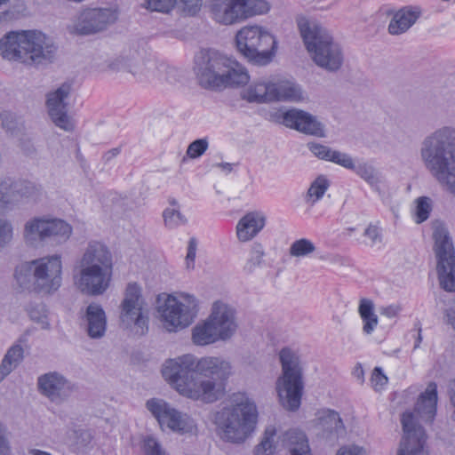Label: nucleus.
I'll return each mask as SVG.
<instances>
[{
  "instance_id": "obj_1",
  "label": "nucleus",
  "mask_w": 455,
  "mask_h": 455,
  "mask_svg": "<svg viewBox=\"0 0 455 455\" xmlns=\"http://www.w3.org/2000/svg\"><path fill=\"white\" fill-rule=\"evenodd\" d=\"M231 373L230 363L222 357L190 354L167 360L162 369L164 379L180 395L205 403L224 396Z\"/></svg>"
},
{
  "instance_id": "obj_2",
  "label": "nucleus",
  "mask_w": 455,
  "mask_h": 455,
  "mask_svg": "<svg viewBox=\"0 0 455 455\" xmlns=\"http://www.w3.org/2000/svg\"><path fill=\"white\" fill-rule=\"evenodd\" d=\"M419 156L430 175L455 196V127L442 126L425 136Z\"/></svg>"
},
{
  "instance_id": "obj_3",
  "label": "nucleus",
  "mask_w": 455,
  "mask_h": 455,
  "mask_svg": "<svg viewBox=\"0 0 455 455\" xmlns=\"http://www.w3.org/2000/svg\"><path fill=\"white\" fill-rule=\"evenodd\" d=\"M112 275L113 257L110 250L100 242H89L73 269L76 288L86 295H102L109 288Z\"/></svg>"
},
{
  "instance_id": "obj_4",
  "label": "nucleus",
  "mask_w": 455,
  "mask_h": 455,
  "mask_svg": "<svg viewBox=\"0 0 455 455\" xmlns=\"http://www.w3.org/2000/svg\"><path fill=\"white\" fill-rule=\"evenodd\" d=\"M258 416L255 402L245 393H235L214 413L213 424L221 440L240 444L254 432Z\"/></svg>"
},
{
  "instance_id": "obj_5",
  "label": "nucleus",
  "mask_w": 455,
  "mask_h": 455,
  "mask_svg": "<svg viewBox=\"0 0 455 455\" xmlns=\"http://www.w3.org/2000/svg\"><path fill=\"white\" fill-rule=\"evenodd\" d=\"M194 71L199 84L220 90L246 84L250 76L238 61L212 49H204L195 56Z\"/></svg>"
},
{
  "instance_id": "obj_6",
  "label": "nucleus",
  "mask_w": 455,
  "mask_h": 455,
  "mask_svg": "<svg viewBox=\"0 0 455 455\" xmlns=\"http://www.w3.org/2000/svg\"><path fill=\"white\" fill-rule=\"evenodd\" d=\"M298 28L312 60L320 68L335 72L344 60L342 49L332 34L316 20H298Z\"/></svg>"
},
{
  "instance_id": "obj_7",
  "label": "nucleus",
  "mask_w": 455,
  "mask_h": 455,
  "mask_svg": "<svg viewBox=\"0 0 455 455\" xmlns=\"http://www.w3.org/2000/svg\"><path fill=\"white\" fill-rule=\"evenodd\" d=\"M0 52L5 60L32 65L51 60L55 47L41 32L12 31L1 38Z\"/></svg>"
},
{
  "instance_id": "obj_8",
  "label": "nucleus",
  "mask_w": 455,
  "mask_h": 455,
  "mask_svg": "<svg viewBox=\"0 0 455 455\" xmlns=\"http://www.w3.org/2000/svg\"><path fill=\"white\" fill-rule=\"evenodd\" d=\"M62 262L60 255H51L24 262L15 270L20 287L51 294L61 285Z\"/></svg>"
},
{
  "instance_id": "obj_9",
  "label": "nucleus",
  "mask_w": 455,
  "mask_h": 455,
  "mask_svg": "<svg viewBox=\"0 0 455 455\" xmlns=\"http://www.w3.org/2000/svg\"><path fill=\"white\" fill-rule=\"evenodd\" d=\"M279 358L282 364V375L276 380L279 400L286 410L296 411L304 388L301 362L297 353L290 348H283Z\"/></svg>"
},
{
  "instance_id": "obj_10",
  "label": "nucleus",
  "mask_w": 455,
  "mask_h": 455,
  "mask_svg": "<svg viewBox=\"0 0 455 455\" xmlns=\"http://www.w3.org/2000/svg\"><path fill=\"white\" fill-rule=\"evenodd\" d=\"M237 51L250 62L264 66L271 62L276 49L275 36L259 26L242 28L235 36Z\"/></svg>"
},
{
  "instance_id": "obj_11",
  "label": "nucleus",
  "mask_w": 455,
  "mask_h": 455,
  "mask_svg": "<svg viewBox=\"0 0 455 455\" xmlns=\"http://www.w3.org/2000/svg\"><path fill=\"white\" fill-rule=\"evenodd\" d=\"M164 328L175 332L189 326L198 313V301L190 294L181 293L178 297L168 295L158 307Z\"/></svg>"
},
{
  "instance_id": "obj_12",
  "label": "nucleus",
  "mask_w": 455,
  "mask_h": 455,
  "mask_svg": "<svg viewBox=\"0 0 455 455\" xmlns=\"http://www.w3.org/2000/svg\"><path fill=\"white\" fill-rule=\"evenodd\" d=\"M433 238L437 259V275L440 286L446 291H455V251L446 228L436 223L434 226Z\"/></svg>"
},
{
  "instance_id": "obj_13",
  "label": "nucleus",
  "mask_w": 455,
  "mask_h": 455,
  "mask_svg": "<svg viewBox=\"0 0 455 455\" xmlns=\"http://www.w3.org/2000/svg\"><path fill=\"white\" fill-rule=\"evenodd\" d=\"M120 320L127 328L133 327L138 335H144L148 330V310L136 283H130L124 291L120 306Z\"/></svg>"
},
{
  "instance_id": "obj_14",
  "label": "nucleus",
  "mask_w": 455,
  "mask_h": 455,
  "mask_svg": "<svg viewBox=\"0 0 455 455\" xmlns=\"http://www.w3.org/2000/svg\"><path fill=\"white\" fill-rule=\"evenodd\" d=\"M147 409L157 420L162 430L169 429L179 434L193 433L196 428L194 419L172 407L166 401L152 398L146 403Z\"/></svg>"
},
{
  "instance_id": "obj_15",
  "label": "nucleus",
  "mask_w": 455,
  "mask_h": 455,
  "mask_svg": "<svg viewBox=\"0 0 455 455\" xmlns=\"http://www.w3.org/2000/svg\"><path fill=\"white\" fill-rule=\"evenodd\" d=\"M112 68L128 72L139 81L152 82L161 77L162 67L154 59L148 57L145 52L130 51L117 58L112 63Z\"/></svg>"
},
{
  "instance_id": "obj_16",
  "label": "nucleus",
  "mask_w": 455,
  "mask_h": 455,
  "mask_svg": "<svg viewBox=\"0 0 455 455\" xmlns=\"http://www.w3.org/2000/svg\"><path fill=\"white\" fill-rule=\"evenodd\" d=\"M117 20V12L111 8H88L80 12L68 25L69 33L92 35L105 30Z\"/></svg>"
},
{
  "instance_id": "obj_17",
  "label": "nucleus",
  "mask_w": 455,
  "mask_h": 455,
  "mask_svg": "<svg viewBox=\"0 0 455 455\" xmlns=\"http://www.w3.org/2000/svg\"><path fill=\"white\" fill-rule=\"evenodd\" d=\"M401 424L403 434L397 455H429L427 444V435L415 415L411 412H403Z\"/></svg>"
},
{
  "instance_id": "obj_18",
  "label": "nucleus",
  "mask_w": 455,
  "mask_h": 455,
  "mask_svg": "<svg viewBox=\"0 0 455 455\" xmlns=\"http://www.w3.org/2000/svg\"><path fill=\"white\" fill-rule=\"evenodd\" d=\"M71 90V84L63 83L46 95V107L51 120L57 127L68 132H73L76 126L74 119L68 114V100Z\"/></svg>"
},
{
  "instance_id": "obj_19",
  "label": "nucleus",
  "mask_w": 455,
  "mask_h": 455,
  "mask_svg": "<svg viewBox=\"0 0 455 455\" xmlns=\"http://www.w3.org/2000/svg\"><path fill=\"white\" fill-rule=\"evenodd\" d=\"M40 393L51 402L61 403L76 391V385L58 371H50L38 377Z\"/></svg>"
},
{
  "instance_id": "obj_20",
  "label": "nucleus",
  "mask_w": 455,
  "mask_h": 455,
  "mask_svg": "<svg viewBox=\"0 0 455 455\" xmlns=\"http://www.w3.org/2000/svg\"><path fill=\"white\" fill-rule=\"evenodd\" d=\"M221 341L230 339L236 332L238 323L235 310L222 301H215L208 316Z\"/></svg>"
},
{
  "instance_id": "obj_21",
  "label": "nucleus",
  "mask_w": 455,
  "mask_h": 455,
  "mask_svg": "<svg viewBox=\"0 0 455 455\" xmlns=\"http://www.w3.org/2000/svg\"><path fill=\"white\" fill-rule=\"evenodd\" d=\"M282 123L305 134L323 138L325 136L324 128L315 116L300 109L292 108L283 114Z\"/></svg>"
},
{
  "instance_id": "obj_22",
  "label": "nucleus",
  "mask_w": 455,
  "mask_h": 455,
  "mask_svg": "<svg viewBox=\"0 0 455 455\" xmlns=\"http://www.w3.org/2000/svg\"><path fill=\"white\" fill-rule=\"evenodd\" d=\"M208 12L219 25L231 26L243 21L240 0H210Z\"/></svg>"
},
{
  "instance_id": "obj_23",
  "label": "nucleus",
  "mask_w": 455,
  "mask_h": 455,
  "mask_svg": "<svg viewBox=\"0 0 455 455\" xmlns=\"http://www.w3.org/2000/svg\"><path fill=\"white\" fill-rule=\"evenodd\" d=\"M437 404V386L435 382H430L426 390L420 394L415 404L414 411H411L422 426V423H431L436 413ZM406 412H411L407 411Z\"/></svg>"
},
{
  "instance_id": "obj_24",
  "label": "nucleus",
  "mask_w": 455,
  "mask_h": 455,
  "mask_svg": "<svg viewBox=\"0 0 455 455\" xmlns=\"http://www.w3.org/2000/svg\"><path fill=\"white\" fill-rule=\"evenodd\" d=\"M267 216L261 211H251L244 214L237 222L235 231L242 243L252 240L266 226Z\"/></svg>"
},
{
  "instance_id": "obj_25",
  "label": "nucleus",
  "mask_w": 455,
  "mask_h": 455,
  "mask_svg": "<svg viewBox=\"0 0 455 455\" xmlns=\"http://www.w3.org/2000/svg\"><path fill=\"white\" fill-rule=\"evenodd\" d=\"M319 434L326 439H335L345 435L346 428L339 414L330 409L321 410L316 414Z\"/></svg>"
},
{
  "instance_id": "obj_26",
  "label": "nucleus",
  "mask_w": 455,
  "mask_h": 455,
  "mask_svg": "<svg viewBox=\"0 0 455 455\" xmlns=\"http://www.w3.org/2000/svg\"><path fill=\"white\" fill-rule=\"evenodd\" d=\"M86 331L91 339H101L107 331V315L100 304L91 303L84 315Z\"/></svg>"
},
{
  "instance_id": "obj_27",
  "label": "nucleus",
  "mask_w": 455,
  "mask_h": 455,
  "mask_svg": "<svg viewBox=\"0 0 455 455\" xmlns=\"http://www.w3.org/2000/svg\"><path fill=\"white\" fill-rule=\"evenodd\" d=\"M420 12L417 7L406 6L392 12L387 30L390 35L399 36L406 31L417 21Z\"/></svg>"
},
{
  "instance_id": "obj_28",
  "label": "nucleus",
  "mask_w": 455,
  "mask_h": 455,
  "mask_svg": "<svg viewBox=\"0 0 455 455\" xmlns=\"http://www.w3.org/2000/svg\"><path fill=\"white\" fill-rule=\"evenodd\" d=\"M281 442L290 455H312L307 435L299 429H289L284 432L281 436Z\"/></svg>"
},
{
  "instance_id": "obj_29",
  "label": "nucleus",
  "mask_w": 455,
  "mask_h": 455,
  "mask_svg": "<svg viewBox=\"0 0 455 455\" xmlns=\"http://www.w3.org/2000/svg\"><path fill=\"white\" fill-rule=\"evenodd\" d=\"M273 101H302L305 99L301 87L292 81L273 83Z\"/></svg>"
},
{
  "instance_id": "obj_30",
  "label": "nucleus",
  "mask_w": 455,
  "mask_h": 455,
  "mask_svg": "<svg viewBox=\"0 0 455 455\" xmlns=\"http://www.w3.org/2000/svg\"><path fill=\"white\" fill-rule=\"evenodd\" d=\"M242 98L249 102L256 103L273 101V83L254 82L242 92Z\"/></svg>"
},
{
  "instance_id": "obj_31",
  "label": "nucleus",
  "mask_w": 455,
  "mask_h": 455,
  "mask_svg": "<svg viewBox=\"0 0 455 455\" xmlns=\"http://www.w3.org/2000/svg\"><path fill=\"white\" fill-rule=\"evenodd\" d=\"M48 218L36 217L28 220L24 225L23 236L26 243L35 245L47 240Z\"/></svg>"
},
{
  "instance_id": "obj_32",
  "label": "nucleus",
  "mask_w": 455,
  "mask_h": 455,
  "mask_svg": "<svg viewBox=\"0 0 455 455\" xmlns=\"http://www.w3.org/2000/svg\"><path fill=\"white\" fill-rule=\"evenodd\" d=\"M192 340L197 346H207L221 340L215 328L207 317L192 330Z\"/></svg>"
},
{
  "instance_id": "obj_33",
  "label": "nucleus",
  "mask_w": 455,
  "mask_h": 455,
  "mask_svg": "<svg viewBox=\"0 0 455 455\" xmlns=\"http://www.w3.org/2000/svg\"><path fill=\"white\" fill-rule=\"evenodd\" d=\"M272 264L266 259L264 246L259 243H254L249 251L243 269L247 274H251L259 268L271 267Z\"/></svg>"
},
{
  "instance_id": "obj_34",
  "label": "nucleus",
  "mask_w": 455,
  "mask_h": 455,
  "mask_svg": "<svg viewBox=\"0 0 455 455\" xmlns=\"http://www.w3.org/2000/svg\"><path fill=\"white\" fill-rule=\"evenodd\" d=\"M358 313L363 321V331L364 334L371 335L376 329L379 319L374 312V304L369 299H361Z\"/></svg>"
},
{
  "instance_id": "obj_35",
  "label": "nucleus",
  "mask_w": 455,
  "mask_h": 455,
  "mask_svg": "<svg viewBox=\"0 0 455 455\" xmlns=\"http://www.w3.org/2000/svg\"><path fill=\"white\" fill-rule=\"evenodd\" d=\"M351 171H354L357 176L363 180L373 189H379V185L382 183L383 178L379 171L371 164L363 161L355 163L354 168H352Z\"/></svg>"
},
{
  "instance_id": "obj_36",
  "label": "nucleus",
  "mask_w": 455,
  "mask_h": 455,
  "mask_svg": "<svg viewBox=\"0 0 455 455\" xmlns=\"http://www.w3.org/2000/svg\"><path fill=\"white\" fill-rule=\"evenodd\" d=\"M15 204L24 201L36 202L41 196V188L28 181L12 182Z\"/></svg>"
},
{
  "instance_id": "obj_37",
  "label": "nucleus",
  "mask_w": 455,
  "mask_h": 455,
  "mask_svg": "<svg viewBox=\"0 0 455 455\" xmlns=\"http://www.w3.org/2000/svg\"><path fill=\"white\" fill-rule=\"evenodd\" d=\"M47 240L52 239L58 243L66 242L72 234V227L60 219L48 218Z\"/></svg>"
},
{
  "instance_id": "obj_38",
  "label": "nucleus",
  "mask_w": 455,
  "mask_h": 455,
  "mask_svg": "<svg viewBox=\"0 0 455 455\" xmlns=\"http://www.w3.org/2000/svg\"><path fill=\"white\" fill-rule=\"evenodd\" d=\"M330 187V182L326 177L320 175L310 184L307 193L304 196L305 203L309 206H314L321 200Z\"/></svg>"
},
{
  "instance_id": "obj_39",
  "label": "nucleus",
  "mask_w": 455,
  "mask_h": 455,
  "mask_svg": "<svg viewBox=\"0 0 455 455\" xmlns=\"http://www.w3.org/2000/svg\"><path fill=\"white\" fill-rule=\"evenodd\" d=\"M24 350L20 345L12 346L0 364V371L8 376L22 361Z\"/></svg>"
},
{
  "instance_id": "obj_40",
  "label": "nucleus",
  "mask_w": 455,
  "mask_h": 455,
  "mask_svg": "<svg viewBox=\"0 0 455 455\" xmlns=\"http://www.w3.org/2000/svg\"><path fill=\"white\" fill-rule=\"evenodd\" d=\"M243 12V21L256 16L267 13L270 5L266 0H240Z\"/></svg>"
},
{
  "instance_id": "obj_41",
  "label": "nucleus",
  "mask_w": 455,
  "mask_h": 455,
  "mask_svg": "<svg viewBox=\"0 0 455 455\" xmlns=\"http://www.w3.org/2000/svg\"><path fill=\"white\" fill-rule=\"evenodd\" d=\"M276 435V428L275 426H267L265 429L263 438L261 442L256 446L254 454L255 455H274L275 447V437Z\"/></svg>"
},
{
  "instance_id": "obj_42",
  "label": "nucleus",
  "mask_w": 455,
  "mask_h": 455,
  "mask_svg": "<svg viewBox=\"0 0 455 455\" xmlns=\"http://www.w3.org/2000/svg\"><path fill=\"white\" fill-rule=\"evenodd\" d=\"M315 249L316 247L313 242L307 238H300L291 244L289 254L295 258L307 257L315 252Z\"/></svg>"
},
{
  "instance_id": "obj_43",
  "label": "nucleus",
  "mask_w": 455,
  "mask_h": 455,
  "mask_svg": "<svg viewBox=\"0 0 455 455\" xmlns=\"http://www.w3.org/2000/svg\"><path fill=\"white\" fill-rule=\"evenodd\" d=\"M432 211V201L427 196H420L415 200L414 220L420 224L427 220Z\"/></svg>"
},
{
  "instance_id": "obj_44",
  "label": "nucleus",
  "mask_w": 455,
  "mask_h": 455,
  "mask_svg": "<svg viewBox=\"0 0 455 455\" xmlns=\"http://www.w3.org/2000/svg\"><path fill=\"white\" fill-rule=\"evenodd\" d=\"M204 0H176L177 9L183 16H196L202 10Z\"/></svg>"
},
{
  "instance_id": "obj_45",
  "label": "nucleus",
  "mask_w": 455,
  "mask_h": 455,
  "mask_svg": "<svg viewBox=\"0 0 455 455\" xmlns=\"http://www.w3.org/2000/svg\"><path fill=\"white\" fill-rule=\"evenodd\" d=\"M142 6L152 12H170L175 7L176 0H144Z\"/></svg>"
},
{
  "instance_id": "obj_46",
  "label": "nucleus",
  "mask_w": 455,
  "mask_h": 455,
  "mask_svg": "<svg viewBox=\"0 0 455 455\" xmlns=\"http://www.w3.org/2000/svg\"><path fill=\"white\" fill-rule=\"evenodd\" d=\"M142 451L144 455H170L158 440L151 435L143 439Z\"/></svg>"
},
{
  "instance_id": "obj_47",
  "label": "nucleus",
  "mask_w": 455,
  "mask_h": 455,
  "mask_svg": "<svg viewBox=\"0 0 455 455\" xmlns=\"http://www.w3.org/2000/svg\"><path fill=\"white\" fill-rule=\"evenodd\" d=\"M15 204L12 181H0V209Z\"/></svg>"
},
{
  "instance_id": "obj_48",
  "label": "nucleus",
  "mask_w": 455,
  "mask_h": 455,
  "mask_svg": "<svg viewBox=\"0 0 455 455\" xmlns=\"http://www.w3.org/2000/svg\"><path fill=\"white\" fill-rule=\"evenodd\" d=\"M163 216L165 226L169 228H176L186 222L184 216L175 209H166L164 212Z\"/></svg>"
},
{
  "instance_id": "obj_49",
  "label": "nucleus",
  "mask_w": 455,
  "mask_h": 455,
  "mask_svg": "<svg viewBox=\"0 0 455 455\" xmlns=\"http://www.w3.org/2000/svg\"><path fill=\"white\" fill-rule=\"evenodd\" d=\"M13 237V227L7 219L0 218V251L9 244Z\"/></svg>"
},
{
  "instance_id": "obj_50",
  "label": "nucleus",
  "mask_w": 455,
  "mask_h": 455,
  "mask_svg": "<svg viewBox=\"0 0 455 455\" xmlns=\"http://www.w3.org/2000/svg\"><path fill=\"white\" fill-rule=\"evenodd\" d=\"M366 245L373 246L378 243H381L382 235L378 223H370L363 231Z\"/></svg>"
},
{
  "instance_id": "obj_51",
  "label": "nucleus",
  "mask_w": 455,
  "mask_h": 455,
  "mask_svg": "<svg viewBox=\"0 0 455 455\" xmlns=\"http://www.w3.org/2000/svg\"><path fill=\"white\" fill-rule=\"evenodd\" d=\"M329 161L347 170H352L355 163L350 155L338 150H332Z\"/></svg>"
},
{
  "instance_id": "obj_52",
  "label": "nucleus",
  "mask_w": 455,
  "mask_h": 455,
  "mask_svg": "<svg viewBox=\"0 0 455 455\" xmlns=\"http://www.w3.org/2000/svg\"><path fill=\"white\" fill-rule=\"evenodd\" d=\"M208 140L206 139H198L189 144L187 149V156L195 159L201 156L208 148Z\"/></svg>"
},
{
  "instance_id": "obj_53",
  "label": "nucleus",
  "mask_w": 455,
  "mask_h": 455,
  "mask_svg": "<svg viewBox=\"0 0 455 455\" xmlns=\"http://www.w3.org/2000/svg\"><path fill=\"white\" fill-rule=\"evenodd\" d=\"M29 316L31 320L37 323L42 329L48 330L50 328V323L44 307L32 308L29 311Z\"/></svg>"
},
{
  "instance_id": "obj_54",
  "label": "nucleus",
  "mask_w": 455,
  "mask_h": 455,
  "mask_svg": "<svg viewBox=\"0 0 455 455\" xmlns=\"http://www.w3.org/2000/svg\"><path fill=\"white\" fill-rule=\"evenodd\" d=\"M387 377L380 367H375L371 373V383L374 390H381L387 384Z\"/></svg>"
},
{
  "instance_id": "obj_55",
  "label": "nucleus",
  "mask_w": 455,
  "mask_h": 455,
  "mask_svg": "<svg viewBox=\"0 0 455 455\" xmlns=\"http://www.w3.org/2000/svg\"><path fill=\"white\" fill-rule=\"evenodd\" d=\"M309 150L318 158L329 161L332 149L327 146L319 143H308Z\"/></svg>"
},
{
  "instance_id": "obj_56",
  "label": "nucleus",
  "mask_w": 455,
  "mask_h": 455,
  "mask_svg": "<svg viewBox=\"0 0 455 455\" xmlns=\"http://www.w3.org/2000/svg\"><path fill=\"white\" fill-rule=\"evenodd\" d=\"M197 249L196 238H190L188 242V253L186 256V267L188 269H193L195 267V259Z\"/></svg>"
},
{
  "instance_id": "obj_57",
  "label": "nucleus",
  "mask_w": 455,
  "mask_h": 455,
  "mask_svg": "<svg viewBox=\"0 0 455 455\" xmlns=\"http://www.w3.org/2000/svg\"><path fill=\"white\" fill-rule=\"evenodd\" d=\"M336 455H368L367 451L357 445L341 447Z\"/></svg>"
},
{
  "instance_id": "obj_58",
  "label": "nucleus",
  "mask_w": 455,
  "mask_h": 455,
  "mask_svg": "<svg viewBox=\"0 0 455 455\" xmlns=\"http://www.w3.org/2000/svg\"><path fill=\"white\" fill-rule=\"evenodd\" d=\"M2 125L8 131H12L15 128V120L12 114L4 112L0 114Z\"/></svg>"
},
{
  "instance_id": "obj_59",
  "label": "nucleus",
  "mask_w": 455,
  "mask_h": 455,
  "mask_svg": "<svg viewBox=\"0 0 455 455\" xmlns=\"http://www.w3.org/2000/svg\"><path fill=\"white\" fill-rule=\"evenodd\" d=\"M400 311V307L395 305H390L380 309V314L387 318L395 317Z\"/></svg>"
},
{
  "instance_id": "obj_60",
  "label": "nucleus",
  "mask_w": 455,
  "mask_h": 455,
  "mask_svg": "<svg viewBox=\"0 0 455 455\" xmlns=\"http://www.w3.org/2000/svg\"><path fill=\"white\" fill-rule=\"evenodd\" d=\"M9 444L4 435V429L0 425V455H8Z\"/></svg>"
},
{
  "instance_id": "obj_61",
  "label": "nucleus",
  "mask_w": 455,
  "mask_h": 455,
  "mask_svg": "<svg viewBox=\"0 0 455 455\" xmlns=\"http://www.w3.org/2000/svg\"><path fill=\"white\" fill-rule=\"evenodd\" d=\"M446 316L448 323L455 329V304L447 309Z\"/></svg>"
},
{
  "instance_id": "obj_62",
  "label": "nucleus",
  "mask_w": 455,
  "mask_h": 455,
  "mask_svg": "<svg viewBox=\"0 0 455 455\" xmlns=\"http://www.w3.org/2000/svg\"><path fill=\"white\" fill-rule=\"evenodd\" d=\"M120 149L118 148H112L109 151H108L105 155V158L107 161H109L116 157L117 155H119Z\"/></svg>"
},
{
  "instance_id": "obj_63",
  "label": "nucleus",
  "mask_w": 455,
  "mask_h": 455,
  "mask_svg": "<svg viewBox=\"0 0 455 455\" xmlns=\"http://www.w3.org/2000/svg\"><path fill=\"white\" fill-rule=\"evenodd\" d=\"M217 166L226 172H230L233 170V165L229 163L218 164Z\"/></svg>"
},
{
  "instance_id": "obj_64",
  "label": "nucleus",
  "mask_w": 455,
  "mask_h": 455,
  "mask_svg": "<svg viewBox=\"0 0 455 455\" xmlns=\"http://www.w3.org/2000/svg\"><path fill=\"white\" fill-rule=\"evenodd\" d=\"M29 455H51V454L46 451H43L35 449V450H32L29 451Z\"/></svg>"
}]
</instances>
